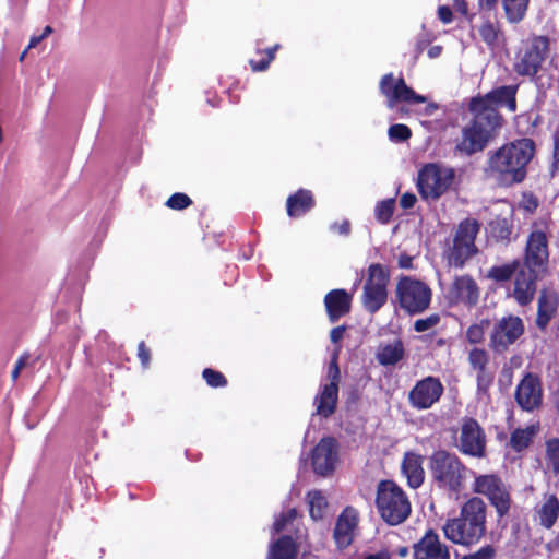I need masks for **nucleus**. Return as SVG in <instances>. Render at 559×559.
I'll return each mask as SVG.
<instances>
[{"mask_svg": "<svg viewBox=\"0 0 559 559\" xmlns=\"http://www.w3.org/2000/svg\"><path fill=\"white\" fill-rule=\"evenodd\" d=\"M518 90L516 84L503 85L471 98L468 110L472 119L462 128L461 140L456 143L457 153L465 156L481 153L498 138L504 123L498 107L515 112Z\"/></svg>", "mask_w": 559, "mask_h": 559, "instance_id": "obj_1", "label": "nucleus"}, {"mask_svg": "<svg viewBox=\"0 0 559 559\" xmlns=\"http://www.w3.org/2000/svg\"><path fill=\"white\" fill-rule=\"evenodd\" d=\"M535 154L536 144L531 138L504 143L489 152L487 173L503 187L522 183L527 177V168Z\"/></svg>", "mask_w": 559, "mask_h": 559, "instance_id": "obj_2", "label": "nucleus"}, {"mask_svg": "<svg viewBox=\"0 0 559 559\" xmlns=\"http://www.w3.org/2000/svg\"><path fill=\"white\" fill-rule=\"evenodd\" d=\"M376 507L381 519L391 526L403 523L411 514V502L404 490L391 479L377 486Z\"/></svg>", "mask_w": 559, "mask_h": 559, "instance_id": "obj_3", "label": "nucleus"}, {"mask_svg": "<svg viewBox=\"0 0 559 559\" xmlns=\"http://www.w3.org/2000/svg\"><path fill=\"white\" fill-rule=\"evenodd\" d=\"M487 506L479 497L469 498L456 518V545L472 546L486 534Z\"/></svg>", "mask_w": 559, "mask_h": 559, "instance_id": "obj_4", "label": "nucleus"}, {"mask_svg": "<svg viewBox=\"0 0 559 559\" xmlns=\"http://www.w3.org/2000/svg\"><path fill=\"white\" fill-rule=\"evenodd\" d=\"M453 181L454 167L427 163L418 170L416 187L423 200L436 201L449 190Z\"/></svg>", "mask_w": 559, "mask_h": 559, "instance_id": "obj_5", "label": "nucleus"}, {"mask_svg": "<svg viewBox=\"0 0 559 559\" xmlns=\"http://www.w3.org/2000/svg\"><path fill=\"white\" fill-rule=\"evenodd\" d=\"M432 292L423 281L402 275L396 285V299L401 309L414 316L428 309Z\"/></svg>", "mask_w": 559, "mask_h": 559, "instance_id": "obj_6", "label": "nucleus"}, {"mask_svg": "<svg viewBox=\"0 0 559 559\" xmlns=\"http://www.w3.org/2000/svg\"><path fill=\"white\" fill-rule=\"evenodd\" d=\"M326 379L329 380V383H321L319 385L318 393L313 399V405L316 406L313 415H318L325 419L335 413L338 402V385L341 382L338 349H335L331 355L326 368Z\"/></svg>", "mask_w": 559, "mask_h": 559, "instance_id": "obj_7", "label": "nucleus"}, {"mask_svg": "<svg viewBox=\"0 0 559 559\" xmlns=\"http://www.w3.org/2000/svg\"><path fill=\"white\" fill-rule=\"evenodd\" d=\"M389 270L380 263L368 267V278L364 285L361 304L364 309L373 314L378 312L388 299Z\"/></svg>", "mask_w": 559, "mask_h": 559, "instance_id": "obj_8", "label": "nucleus"}, {"mask_svg": "<svg viewBox=\"0 0 559 559\" xmlns=\"http://www.w3.org/2000/svg\"><path fill=\"white\" fill-rule=\"evenodd\" d=\"M473 492L485 496L496 509L499 518L508 515L512 504L509 487L497 474H485L475 477Z\"/></svg>", "mask_w": 559, "mask_h": 559, "instance_id": "obj_9", "label": "nucleus"}, {"mask_svg": "<svg viewBox=\"0 0 559 559\" xmlns=\"http://www.w3.org/2000/svg\"><path fill=\"white\" fill-rule=\"evenodd\" d=\"M549 262V228L544 223H534L527 236L523 263L531 270L543 272Z\"/></svg>", "mask_w": 559, "mask_h": 559, "instance_id": "obj_10", "label": "nucleus"}, {"mask_svg": "<svg viewBox=\"0 0 559 559\" xmlns=\"http://www.w3.org/2000/svg\"><path fill=\"white\" fill-rule=\"evenodd\" d=\"M550 51V39L545 35L531 38L528 47L514 63V71L522 76H535Z\"/></svg>", "mask_w": 559, "mask_h": 559, "instance_id": "obj_11", "label": "nucleus"}, {"mask_svg": "<svg viewBox=\"0 0 559 559\" xmlns=\"http://www.w3.org/2000/svg\"><path fill=\"white\" fill-rule=\"evenodd\" d=\"M380 93L386 98V107L393 109L399 103H427V96L416 93L408 86L403 76L394 81L393 73L384 74L379 84Z\"/></svg>", "mask_w": 559, "mask_h": 559, "instance_id": "obj_12", "label": "nucleus"}, {"mask_svg": "<svg viewBox=\"0 0 559 559\" xmlns=\"http://www.w3.org/2000/svg\"><path fill=\"white\" fill-rule=\"evenodd\" d=\"M338 441L333 436L322 437L310 452L311 466L320 477L331 476L338 462Z\"/></svg>", "mask_w": 559, "mask_h": 559, "instance_id": "obj_13", "label": "nucleus"}, {"mask_svg": "<svg viewBox=\"0 0 559 559\" xmlns=\"http://www.w3.org/2000/svg\"><path fill=\"white\" fill-rule=\"evenodd\" d=\"M524 323L520 317L509 314L501 318L497 321L490 334L491 349L496 353L506 352L524 334Z\"/></svg>", "mask_w": 559, "mask_h": 559, "instance_id": "obj_14", "label": "nucleus"}, {"mask_svg": "<svg viewBox=\"0 0 559 559\" xmlns=\"http://www.w3.org/2000/svg\"><path fill=\"white\" fill-rule=\"evenodd\" d=\"M429 471L433 484L449 495L454 492V455L445 450H436L429 457Z\"/></svg>", "mask_w": 559, "mask_h": 559, "instance_id": "obj_15", "label": "nucleus"}, {"mask_svg": "<svg viewBox=\"0 0 559 559\" xmlns=\"http://www.w3.org/2000/svg\"><path fill=\"white\" fill-rule=\"evenodd\" d=\"M514 400L524 412L538 411L543 405V385L539 377L533 372L525 373L515 388Z\"/></svg>", "mask_w": 559, "mask_h": 559, "instance_id": "obj_16", "label": "nucleus"}, {"mask_svg": "<svg viewBox=\"0 0 559 559\" xmlns=\"http://www.w3.org/2000/svg\"><path fill=\"white\" fill-rule=\"evenodd\" d=\"M486 443V433L478 421L472 417H465L461 427V452L473 457H484Z\"/></svg>", "mask_w": 559, "mask_h": 559, "instance_id": "obj_17", "label": "nucleus"}, {"mask_svg": "<svg viewBox=\"0 0 559 559\" xmlns=\"http://www.w3.org/2000/svg\"><path fill=\"white\" fill-rule=\"evenodd\" d=\"M479 229L480 224L475 218H465L456 227V266H462L478 252L475 239Z\"/></svg>", "mask_w": 559, "mask_h": 559, "instance_id": "obj_18", "label": "nucleus"}, {"mask_svg": "<svg viewBox=\"0 0 559 559\" xmlns=\"http://www.w3.org/2000/svg\"><path fill=\"white\" fill-rule=\"evenodd\" d=\"M443 392L439 379L427 377L418 381L409 391V403L417 409H427L436 403Z\"/></svg>", "mask_w": 559, "mask_h": 559, "instance_id": "obj_19", "label": "nucleus"}, {"mask_svg": "<svg viewBox=\"0 0 559 559\" xmlns=\"http://www.w3.org/2000/svg\"><path fill=\"white\" fill-rule=\"evenodd\" d=\"M538 272L537 270H531L525 266L516 272L513 292L509 295L512 296L520 306H527L534 300L537 290Z\"/></svg>", "mask_w": 559, "mask_h": 559, "instance_id": "obj_20", "label": "nucleus"}, {"mask_svg": "<svg viewBox=\"0 0 559 559\" xmlns=\"http://www.w3.org/2000/svg\"><path fill=\"white\" fill-rule=\"evenodd\" d=\"M414 559H450V552L443 545L435 530L429 528L425 535L414 544Z\"/></svg>", "mask_w": 559, "mask_h": 559, "instance_id": "obj_21", "label": "nucleus"}, {"mask_svg": "<svg viewBox=\"0 0 559 559\" xmlns=\"http://www.w3.org/2000/svg\"><path fill=\"white\" fill-rule=\"evenodd\" d=\"M358 524V512L353 507H346L336 519L333 537L337 548L345 549L354 538V530Z\"/></svg>", "mask_w": 559, "mask_h": 559, "instance_id": "obj_22", "label": "nucleus"}, {"mask_svg": "<svg viewBox=\"0 0 559 559\" xmlns=\"http://www.w3.org/2000/svg\"><path fill=\"white\" fill-rule=\"evenodd\" d=\"M353 294L344 288H335L324 296V307L331 323L348 314L352 309Z\"/></svg>", "mask_w": 559, "mask_h": 559, "instance_id": "obj_23", "label": "nucleus"}, {"mask_svg": "<svg viewBox=\"0 0 559 559\" xmlns=\"http://www.w3.org/2000/svg\"><path fill=\"white\" fill-rule=\"evenodd\" d=\"M438 111H442L445 115V118H435L432 120L424 121L423 126H425L431 132L444 131L448 127H454L453 104L439 105L438 103L429 102L424 108L423 115L433 116Z\"/></svg>", "mask_w": 559, "mask_h": 559, "instance_id": "obj_24", "label": "nucleus"}, {"mask_svg": "<svg viewBox=\"0 0 559 559\" xmlns=\"http://www.w3.org/2000/svg\"><path fill=\"white\" fill-rule=\"evenodd\" d=\"M298 552L297 542L292 535L284 534L270 540L265 559H296Z\"/></svg>", "mask_w": 559, "mask_h": 559, "instance_id": "obj_25", "label": "nucleus"}, {"mask_svg": "<svg viewBox=\"0 0 559 559\" xmlns=\"http://www.w3.org/2000/svg\"><path fill=\"white\" fill-rule=\"evenodd\" d=\"M316 206L313 194L310 190L300 188L290 194L286 201L287 215L290 218H299Z\"/></svg>", "mask_w": 559, "mask_h": 559, "instance_id": "obj_26", "label": "nucleus"}, {"mask_svg": "<svg viewBox=\"0 0 559 559\" xmlns=\"http://www.w3.org/2000/svg\"><path fill=\"white\" fill-rule=\"evenodd\" d=\"M401 472L406 477L407 485L411 488H419L425 479L423 456L413 452L405 453L401 465Z\"/></svg>", "mask_w": 559, "mask_h": 559, "instance_id": "obj_27", "label": "nucleus"}, {"mask_svg": "<svg viewBox=\"0 0 559 559\" xmlns=\"http://www.w3.org/2000/svg\"><path fill=\"white\" fill-rule=\"evenodd\" d=\"M405 355L403 341L397 337L390 343H380L377 352L376 359L380 366L389 367L399 364Z\"/></svg>", "mask_w": 559, "mask_h": 559, "instance_id": "obj_28", "label": "nucleus"}, {"mask_svg": "<svg viewBox=\"0 0 559 559\" xmlns=\"http://www.w3.org/2000/svg\"><path fill=\"white\" fill-rule=\"evenodd\" d=\"M539 524L549 530L559 516V499L556 495H545L543 504L537 509Z\"/></svg>", "mask_w": 559, "mask_h": 559, "instance_id": "obj_29", "label": "nucleus"}, {"mask_svg": "<svg viewBox=\"0 0 559 559\" xmlns=\"http://www.w3.org/2000/svg\"><path fill=\"white\" fill-rule=\"evenodd\" d=\"M540 429V425L537 421L525 428H516L511 432L509 444L515 452H522L527 449L532 443L534 437Z\"/></svg>", "mask_w": 559, "mask_h": 559, "instance_id": "obj_30", "label": "nucleus"}, {"mask_svg": "<svg viewBox=\"0 0 559 559\" xmlns=\"http://www.w3.org/2000/svg\"><path fill=\"white\" fill-rule=\"evenodd\" d=\"M557 311V302L554 297L543 290L538 297L536 325L545 330Z\"/></svg>", "mask_w": 559, "mask_h": 559, "instance_id": "obj_31", "label": "nucleus"}, {"mask_svg": "<svg viewBox=\"0 0 559 559\" xmlns=\"http://www.w3.org/2000/svg\"><path fill=\"white\" fill-rule=\"evenodd\" d=\"M506 20L510 24L521 23L527 15L531 0H500Z\"/></svg>", "mask_w": 559, "mask_h": 559, "instance_id": "obj_32", "label": "nucleus"}, {"mask_svg": "<svg viewBox=\"0 0 559 559\" xmlns=\"http://www.w3.org/2000/svg\"><path fill=\"white\" fill-rule=\"evenodd\" d=\"M478 287L473 278L456 277V302L473 306L478 301Z\"/></svg>", "mask_w": 559, "mask_h": 559, "instance_id": "obj_33", "label": "nucleus"}, {"mask_svg": "<svg viewBox=\"0 0 559 559\" xmlns=\"http://www.w3.org/2000/svg\"><path fill=\"white\" fill-rule=\"evenodd\" d=\"M513 230L512 222L506 217H496L489 223L490 236L497 241L509 243Z\"/></svg>", "mask_w": 559, "mask_h": 559, "instance_id": "obj_34", "label": "nucleus"}, {"mask_svg": "<svg viewBox=\"0 0 559 559\" xmlns=\"http://www.w3.org/2000/svg\"><path fill=\"white\" fill-rule=\"evenodd\" d=\"M478 32L481 40L487 46L493 48L499 45V39L502 36V33L498 21L493 22L490 19L484 20Z\"/></svg>", "mask_w": 559, "mask_h": 559, "instance_id": "obj_35", "label": "nucleus"}, {"mask_svg": "<svg viewBox=\"0 0 559 559\" xmlns=\"http://www.w3.org/2000/svg\"><path fill=\"white\" fill-rule=\"evenodd\" d=\"M309 514L312 520H322L328 508V500L320 490L309 491L308 495Z\"/></svg>", "mask_w": 559, "mask_h": 559, "instance_id": "obj_36", "label": "nucleus"}, {"mask_svg": "<svg viewBox=\"0 0 559 559\" xmlns=\"http://www.w3.org/2000/svg\"><path fill=\"white\" fill-rule=\"evenodd\" d=\"M520 261L518 259L503 265L492 266L488 271V277L496 282L509 281L520 270Z\"/></svg>", "mask_w": 559, "mask_h": 559, "instance_id": "obj_37", "label": "nucleus"}, {"mask_svg": "<svg viewBox=\"0 0 559 559\" xmlns=\"http://www.w3.org/2000/svg\"><path fill=\"white\" fill-rule=\"evenodd\" d=\"M395 210V198H388L378 201L374 206L376 221L381 225H386L391 222Z\"/></svg>", "mask_w": 559, "mask_h": 559, "instance_id": "obj_38", "label": "nucleus"}, {"mask_svg": "<svg viewBox=\"0 0 559 559\" xmlns=\"http://www.w3.org/2000/svg\"><path fill=\"white\" fill-rule=\"evenodd\" d=\"M545 460L547 467L555 474H559V438H550L545 443Z\"/></svg>", "mask_w": 559, "mask_h": 559, "instance_id": "obj_39", "label": "nucleus"}, {"mask_svg": "<svg viewBox=\"0 0 559 559\" xmlns=\"http://www.w3.org/2000/svg\"><path fill=\"white\" fill-rule=\"evenodd\" d=\"M436 37L432 33L426 29V24H421V32L418 34L414 48L413 63L417 61L419 56L425 51L426 48L433 41Z\"/></svg>", "mask_w": 559, "mask_h": 559, "instance_id": "obj_40", "label": "nucleus"}, {"mask_svg": "<svg viewBox=\"0 0 559 559\" xmlns=\"http://www.w3.org/2000/svg\"><path fill=\"white\" fill-rule=\"evenodd\" d=\"M389 140L393 143L406 142L412 136L409 127L403 123H394L388 130Z\"/></svg>", "mask_w": 559, "mask_h": 559, "instance_id": "obj_41", "label": "nucleus"}, {"mask_svg": "<svg viewBox=\"0 0 559 559\" xmlns=\"http://www.w3.org/2000/svg\"><path fill=\"white\" fill-rule=\"evenodd\" d=\"M476 371L477 391L486 394L493 383L495 374L488 369V367L477 369Z\"/></svg>", "mask_w": 559, "mask_h": 559, "instance_id": "obj_42", "label": "nucleus"}, {"mask_svg": "<svg viewBox=\"0 0 559 559\" xmlns=\"http://www.w3.org/2000/svg\"><path fill=\"white\" fill-rule=\"evenodd\" d=\"M202 377L206 384L211 388H224L227 385L226 377L221 372L212 368H205L202 372Z\"/></svg>", "mask_w": 559, "mask_h": 559, "instance_id": "obj_43", "label": "nucleus"}, {"mask_svg": "<svg viewBox=\"0 0 559 559\" xmlns=\"http://www.w3.org/2000/svg\"><path fill=\"white\" fill-rule=\"evenodd\" d=\"M192 204L191 198L183 192L173 193L165 205L171 210L181 211L189 207Z\"/></svg>", "mask_w": 559, "mask_h": 559, "instance_id": "obj_44", "label": "nucleus"}, {"mask_svg": "<svg viewBox=\"0 0 559 559\" xmlns=\"http://www.w3.org/2000/svg\"><path fill=\"white\" fill-rule=\"evenodd\" d=\"M468 362L474 370L488 367L489 355L485 349L475 347L468 354Z\"/></svg>", "mask_w": 559, "mask_h": 559, "instance_id": "obj_45", "label": "nucleus"}, {"mask_svg": "<svg viewBox=\"0 0 559 559\" xmlns=\"http://www.w3.org/2000/svg\"><path fill=\"white\" fill-rule=\"evenodd\" d=\"M484 325H489L488 320H483L480 324H473L466 331V337L469 343L477 344L484 338Z\"/></svg>", "mask_w": 559, "mask_h": 559, "instance_id": "obj_46", "label": "nucleus"}, {"mask_svg": "<svg viewBox=\"0 0 559 559\" xmlns=\"http://www.w3.org/2000/svg\"><path fill=\"white\" fill-rule=\"evenodd\" d=\"M440 321V316L438 313H432L427 318L418 319L414 323V330L416 332H426L432 326L437 325Z\"/></svg>", "mask_w": 559, "mask_h": 559, "instance_id": "obj_47", "label": "nucleus"}, {"mask_svg": "<svg viewBox=\"0 0 559 559\" xmlns=\"http://www.w3.org/2000/svg\"><path fill=\"white\" fill-rule=\"evenodd\" d=\"M550 173L552 175L559 173V127L552 134V160L550 164Z\"/></svg>", "mask_w": 559, "mask_h": 559, "instance_id": "obj_48", "label": "nucleus"}, {"mask_svg": "<svg viewBox=\"0 0 559 559\" xmlns=\"http://www.w3.org/2000/svg\"><path fill=\"white\" fill-rule=\"evenodd\" d=\"M496 556V549L492 545H485L477 551L465 555L461 559H493Z\"/></svg>", "mask_w": 559, "mask_h": 559, "instance_id": "obj_49", "label": "nucleus"}, {"mask_svg": "<svg viewBox=\"0 0 559 559\" xmlns=\"http://www.w3.org/2000/svg\"><path fill=\"white\" fill-rule=\"evenodd\" d=\"M443 259L449 266L454 264V238H451V235L444 241Z\"/></svg>", "mask_w": 559, "mask_h": 559, "instance_id": "obj_50", "label": "nucleus"}, {"mask_svg": "<svg viewBox=\"0 0 559 559\" xmlns=\"http://www.w3.org/2000/svg\"><path fill=\"white\" fill-rule=\"evenodd\" d=\"M456 13H460L469 24L476 15L474 12H469L466 0H456Z\"/></svg>", "mask_w": 559, "mask_h": 559, "instance_id": "obj_51", "label": "nucleus"}, {"mask_svg": "<svg viewBox=\"0 0 559 559\" xmlns=\"http://www.w3.org/2000/svg\"><path fill=\"white\" fill-rule=\"evenodd\" d=\"M289 523V520L284 515V513H280L277 516H275L273 525H272V534H280L286 525Z\"/></svg>", "mask_w": 559, "mask_h": 559, "instance_id": "obj_52", "label": "nucleus"}, {"mask_svg": "<svg viewBox=\"0 0 559 559\" xmlns=\"http://www.w3.org/2000/svg\"><path fill=\"white\" fill-rule=\"evenodd\" d=\"M332 231H337L341 236L347 237L350 234V222L344 219L342 223L334 222L330 225Z\"/></svg>", "mask_w": 559, "mask_h": 559, "instance_id": "obj_53", "label": "nucleus"}, {"mask_svg": "<svg viewBox=\"0 0 559 559\" xmlns=\"http://www.w3.org/2000/svg\"><path fill=\"white\" fill-rule=\"evenodd\" d=\"M417 201V197L413 192H405L401 195L400 199V206L403 210H409L414 207L415 203Z\"/></svg>", "mask_w": 559, "mask_h": 559, "instance_id": "obj_54", "label": "nucleus"}, {"mask_svg": "<svg viewBox=\"0 0 559 559\" xmlns=\"http://www.w3.org/2000/svg\"><path fill=\"white\" fill-rule=\"evenodd\" d=\"M438 17L444 24L452 22L453 11H452L451 7L447 5V4L439 5L438 7Z\"/></svg>", "mask_w": 559, "mask_h": 559, "instance_id": "obj_55", "label": "nucleus"}, {"mask_svg": "<svg viewBox=\"0 0 559 559\" xmlns=\"http://www.w3.org/2000/svg\"><path fill=\"white\" fill-rule=\"evenodd\" d=\"M138 357L144 368H147L150 364L151 353L150 349L146 348L145 343L142 341L138 346Z\"/></svg>", "mask_w": 559, "mask_h": 559, "instance_id": "obj_56", "label": "nucleus"}, {"mask_svg": "<svg viewBox=\"0 0 559 559\" xmlns=\"http://www.w3.org/2000/svg\"><path fill=\"white\" fill-rule=\"evenodd\" d=\"M413 260H414L413 255H409L406 252H402L399 255L397 265L400 269H403V270H413L414 269Z\"/></svg>", "mask_w": 559, "mask_h": 559, "instance_id": "obj_57", "label": "nucleus"}, {"mask_svg": "<svg viewBox=\"0 0 559 559\" xmlns=\"http://www.w3.org/2000/svg\"><path fill=\"white\" fill-rule=\"evenodd\" d=\"M29 355L27 353H24L19 357V359L15 362V366L11 372L12 380L15 381L21 372V369L26 365V361L28 360Z\"/></svg>", "mask_w": 559, "mask_h": 559, "instance_id": "obj_58", "label": "nucleus"}, {"mask_svg": "<svg viewBox=\"0 0 559 559\" xmlns=\"http://www.w3.org/2000/svg\"><path fill=\"white\" fill-rule=\"evenodd\" d=\"M479 11L491 12L496 11L500 0H476Z\"/></svg>", "mask_w": 559, "mask_h": 559, "instance_id": "obj_59", "label": "nucleus"}, {"mask_svg": "<svg viewBox=\"0 0 559 559\" xmlns=\"http://www.w3.org/2000/svg\"><path fill=\"white\" fill-rule=\"evenodd\" d=\"M524 209L528 212H534L538 207V200L533 193H524Z\"/></svg>", "mask_w": 559, "mask_h": 559, "instance_id": "obj_60", "label": "nucleus"}, {"mask_svg": "<svg viewBox=\"0 0 559 559\" xmlns=\"http://www.w3.org/2000/svg\"><path fill=\"white\" fill-rule=\"evenodd\" d=\"M345 331H346V325L345 324H342V325L333 328L331 330V332H330V340H331V342L333 344H337L338 342H341V340L344 336Z\"/></svg>", "mask_w": 559, "mask_h": 559, "instance_id": "obj_61", "label": "nucleus"}, {"mask_svg": "<svg viewBox=\"0 0 559 559\" xmlns=\"http://www.w3.org/2000/svg\"><path fill=\"white\" fill-rule=\"evenodd\" d=\"M249 63H250V67H251L252 71H254V72H262V71H265L269 68L271 61H270V59H267L265 57V58H262V59H260L258 61L250 60Z\"/></svg>", "mask_w": 559, "mask_h": 559, "instance_id": "obj_62", "label": "nucleus"}, {"mask_svg": "<svg viewBox=\"0 0 559 559\" xmlns=\"http://www.w3.org/2000/svg\"><path fill=\"white\" fill-rule=\"evenodd\" d=\"M443 533H444V536L454 543V535H455V532H454V518H448L447 519V522L443 526Z\"/></svg>", "mask_w": 559, "mask_h": 559, "instance_id": "obj_63", "label": "nucleus"}, {"mask_svg": "<svg viewBox=\"0 0 559 559\" xmlns=\"http://www.w3.org/2000/svg\"><path fill=\"white\" fill-rule=\"evenodd\" d=\"M364 559H391V554L388 549H381L374 554H368Z\"/></svg>", "mask_w": 559, "mask_h": 559, "instance_id": "obj_64", "label": "nucleus"}]
</instances>
